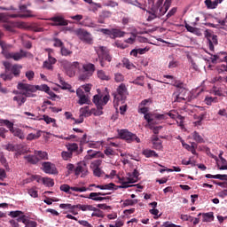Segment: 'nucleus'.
Masks as SVG:
<instances>
[{
	"label": "nucleus",
	"mask_w": 227,
	"mask_h": 227,
	"mask_svg": "<svg viewBox=\"0 0 227 227\" xmlns=\"http://www.w3.org/2000/svg\"><path fill=\"white\" fill-rule=\"evenodd\" d=\"M18 90H23L22 95H25L27 98H33L36 97L34 93H36V91H44L47 93L49 90H51V87L47 84L43 85H31L28 83H22L20 82L17 85Z\"/></svg>",
	"instance_id": "obj_1"
},
{
	"label": "nucleus",
	"mask_w": 227,
	"mask_h": 227,
	"mask_svg": "<svg viewBox=\"0 0 227 227\" xmlns=\"http://www.w3.org/2000/svg\"><path fill=\"white\" fill-rule=\"evenodd\" d=\"M2 64L4 67L5 73H2L0 74L1 79L3 81H12L14 77H19L20 75V70H22V67L19 64H14L13 66L10 61H2Z\"/></svg>",
	"instance_id": "obj_2"
},
{
	"label": "nucleus",
	"mask_w": 227,
	"mask_h": 227,
	"mask_svg": "<svg viewBox=\"0 0 227 227\" xmlns=\"http://www.w3.org/2000/svg\"><path fill=\"white\" fill-rule=\"evenodd\" d=\"M109 98H111L109 94H106L104 97H102V95L100 94H97L93 97L92 101L98 109L94 113V116H102V114H104V112L102 111V109H104V106H107V102H109Z\"/></svg>",
	"instance_id": "obj_3"
},
{
	"label": "nucleus",
	"mask_w": 227,
	"mask_h": 227,
	"mask_svg": "<svg viewBox=\"0 0 227 227\" xmlns=\"http://www.w3.org/2000/svg\"><path fill=\"white\" fill-rule=\"evenodd\" d=\"M138 178L139 171H137V169H135L132 174H127L126 177H119V182L121 184V185L119 186V189H127L129 187H132V185H129V184H136Z\"/></svg>",
	"instance_id": "obj_4"
},
{
	"label": "nucleus",
	"mask_w": 227,
	"mask_h": 227,
	"mask_svg": "<svg viewBox=\"0 0 227 227\" xmlns=\"http://www.w3.org/2000/svg\"><path fill=\"white\" fill-rule=\"evenodd\" d=\"M96 70L95 66L92 63L80 64V81H88L91 75H93Z\"/></svg>",
	"instance_id": "obj_5"
},
{
	"label": "nucleus",
	"mask_w": 227,
	"mask_h": 227,
	"mask_svg": "<svg viewBox=\"0 0 227 227\" xmlns=\"http://www.w3.org/2000/svg\"><path fill=\"white\" fill-rule=\"evenodd\" d=\"M129 95V92L127 91V86H125V83H121L120 86L117 88V90L115 93H113L114 96V104L118 106L120 102L121 104L125 103V100H127V96Z\"/></svg>",
	"instance_id": "obj_6"
},
{
	"label": "nucleus",
	"mask_w": 227,
	"mask_h": 227,
	"mask_svg": "<svg viewBox=\"0 0 227 227\" xmlns=\"http://www.w3.org/2000/svg\"><path fill=\"white\" fill-rule=\"evenodd\" d=\"M97 54L99 58V63L102 67H106V61L111 63L113 57L109 54V49L106 46H98L96 47Z\"/></svg>",
	"instance_id": "obj_7"
},
{
	"label": "nucleus",
	"mask_w": 227,
	"mask_h": 227,
	"mask_svg": "<svg viewBox=\"0 0 227 227\" xmlns=\"http://www.w3.org/2000/svg\"><path fill=\"white\" fill-rule=\"evenodd\" d=\"M0 125H4V127L8 128L10 132L16 137H19L20 139H25L26 136H24L22 129L19 128H13V122L10 121L9 120L0 119Z\"/></svg>",
	"instance_id": "obj_8"
},
{
	"label": "nucleus",
	"mask_w": 227,
	"mask_h": 227,
	"mask_svg": "<svg viewBox=\"0 0 227 227\" xmlns=\"http://www.w3.org/2000/svg\"><path fill=\"white\" fill-rule=\"evenodd\" d=\"M10 215L12 217H18L17 222L18 223H23L25 224V227H36L37 223L35 221H27V218L25 216L24 213L21 211H11Z\"/></svg>",
	"instance_id": "obj_9"
},
{
	"label": "nucleus",
	"mask_w": 227,
	"mask_h": 227,
	"mask_svg": "<svg viewBox=\"0 0 227 227\" xmlns=\"http://www.w3.org/2000/svg\"><path fill=\"white\" fill-rule=\"evenodd\" d=\"M2 54L4 56L5 59H13L14 61H20V59H24V58L29 56V52L24 50H20L19 52H8L4 50Z\"/></svg>",
	"instance_id": "obj_10"
},
{
	"label": "nucleus",
	"mask_w": 227,
	"mask_h": 227,
	"mask_svg": "<svg viewBox=\"0 0 227 227\" xmlns=\"http://www.w3.org/2000/svg\"><path fill=\"white\" fill-rule=\"evenodd\" d=\"M118 136L121 139L124 141H136L137 143H140L141 139L138 138L137 135L129 131L127 129H118Z\"/></svg>",
	"instance_id": "obj_11"
},
{
	"label": "nucleus",
	"mask_w": 227,
	"mask_h": 227,
	"mask_svg": "<svg viewBox=\"0 0 227 227\" xmlns=\"http://www.w3.org/2000/svg\"><path fill=\"white\" fill-rule=\"evenodd\" d=\"M74 34L84 43H88L89 45H91V43H93V37H91V34L85 29L78 28L74 31Z\"/></svg>",
	"instance_id": "obj_12"
},
{
	"label": "nucleus",
	"mask_w": 227,
	"mask_h": 227,
	"mask_svg": "<svg viewBox=\"0 0 227 227\" xmlns=\"http://www.w3.org/2000/svg\"><path fill=\"white\" fill-rule=\"evenodd\" d=\"M100 166H102V160H94L90 162V169L93 171L94 176H98V178H100L102 175H104V171L102 168H100Z\"/></svg>",
	"instance_id": "obj_13"
},
{
	"label": "nucleus",
	"mask_w": 227,
	"mask_h": 227,
	"mask_svg": "<svg viewBox=\"0 0 227 227\" xmlns=\"http://www.w3.org/2000/svg\"><path fill=\"white\" fill-rule=\"evenodd\" d=\"M205 37L207 40V45L209 47V51H211V52H214L215 51V45H217L218 42H217V35L211 34V32H209L208 29H207L204 33Z\"/></svg>",
	"instance_id": "obj_14"
},
{
	"label": "nucleus",
	"mask_w": 227,
	"mask_h": 227,
	"mask_svg": "<svg viewBox=\"0 0 227 227\" xmlns=\"http://www.w3.org/2000/svg\"><path fill=\"white\" fill-rule=\"evenodd\" d=\"M66 146L68 152H62L61 156L63 160H69V159H72V153L76 152V150L79 148V145H77L75 143H73L67 144Z\"/></svg>",
	"instance_id": "obj_15"
},
{
	"label": "nucleus",
	"mask_w": 227,
	"mask_h": 227,
	"mask_svg": "<svg viewBox=\"0 0 227 227\" xmlns=\"http://www.w3.org/2000/svg\"><path fill=\"white\" fill-rule=\"evenodd\" d=\"M88 173V166L85 162H80L77 164V167L74 169V175H76V176L81 175V177L84 178V176H87Z\"/></svg>",
	"instance_id": "obj_16"
},
{
	"label": "nucleus",
	"mask_w": 227,
	"mask_h": 227,
	"mask_svg": "<svg viewBox=\"0 0 227 227\" xmlns=\"http://www.w3.org/2000/svg\"><path fill=\"white\" fill-rule=\"evenodd\" d=\"M76 95L79 98V106H84V104L90 105V102H91L90 100V97L84 93V90H82V89H77Z\"/></svg>",
	"instance_id": "obj_17"
},
{
	"label": "nucleus",
	"mask_w": 227,
	"mask_h": 227,
	"mask_svg": "<svg viewBox=\"0 0 227 227\" xmlns=\"http://www.w3.org/2000/svg\"><path fill=\"white\" fill-rule=\"evenodd\" d=\"M51 26H68V20H65V17L62 15H55L50 18Z\"/></svg>",
	"instance_id": "obj_18"
},
{
	"label": "nucleus",
	"mask_w": 227,
	"mask_h": 227,
	"mask_svg": "<svg viewBox=\"0 0 227 227\" xmlns=\"http://www.w3.org/2000/svg\"><path fill=\"white\" fill-rule=\"evenodd\" d=\"M43 171L48 175H58V168H56V165L51 162L43 163Z\"/></svg>",
	"instance_id": "obj_19"
},
{
	"label": "nucleus",
	"mask_w": 227,
	"mask_h": 227,
	"mask_svg": "<svg viewBox=\"0 0 227 227\" xmlns=\"http://www.w3.org/2000/svg\"><path fill=\"white\" fill-rule=\"evenodd\" d=\"M80 74L81 72V63L74 61L71 64L69 69H67V74L69 77H74L75 75V72H77Z\"/></svg>",
	"instance_id": "obj_20"
},
{
	"label": "nucleus",
	"mask_w": 227,
	"mask_h": 227,
	"mask_svg": "<svg viewBox=\"0 0 227 227\" xmlns=\"http://www.w3.org/2000/svg\"><path fill=\"white\" fill-rule=\"evenodd\" d=\"M6 150H8V152H18L20 154L26 153V152H27L24 147L19 145H14L13 144H8L6 145Z\"/></svg>",
	"instance_id": "obj_21"
},
{
	"label": "nucleus",
	"mask_w": 227,
	"mask_h": 227,
	"mask_svg": "<svg viewBox=\"0 0 227 227\" xmlns=\"http://www.w3.org/2000/svg\"><path fill=\"white\" fill-rule=\"evenodd\" d=\"M149 15L147 17V20L151 22V20H155V19L159 18L160 13L159 12V9L156 7H152L151 11L148 12Z\"/></svg>",
	"instance_id": "obj_22"
},
{
	"label": "nucleus",
	"mask_w": 227,
	"mask_h": 227,
	"mask_svg": "<svg viewBox=\"0 0 227 227\" xmlns=\"http://www.w3.org/2000/svg\"><path fill=\"white\" fill-rule=\"evenodd\" d=\"M106 196V193L103 192H90L89 195V200H92L93 201H104L106 198L100 197Z\"/></svg>",
	"instance_id": "obj_23"
},
{
	"label": "nucleus",
	"mask_w": 227,
	"mask_h": 227,
	"mask_svg": "<svg viewBox=\"0 0 227 227\" xmlns=\"http://www.w3.org/2000/svg\"><path fill=\"white\" fill-rule=\"evenodd\" d=\"M10 19H27L29 17H34L33 11H27V13L25 14H10Z\"/></svg>",
	"instance_id": "obj_24"
},
{
	"label": "nucleus",
	"mask_w": 227,
	"mask_h": 227,
	"mask_svg": "<svg viewBox=\"0 0 227 227\" xmlns=\"http://www.w3.org/2000/svg\"><path fill=\"white\" fill-rule=\"evenodd\" d=\"M198 215H202L203 223H212L214 221V212H208V213H200Z\"/></svg>",
	"instance_id": "obj_25"
},
{
	"label": "nucleus",
	"mask_w": 227,
	"mask_h": 227,
	"mask_svg": "<svg viewBox=\"0 0 227 227\" xmlns=\"http://www.w3.org/2000/svg\"><path fill=\"white\" fill-rule=\"evenodd\" d=\"M97 75L100 81H111V76L106 73L104 70H98Z\"/></svg>",
	"instance_id": "obj_26"
},
{
	"label": "nucleus",
	"mask_w": 227,
	"mask_h": 227,
	"mask_svg": "<svg viewBox=\"0 0 227 227\" xmlns=\"http://www.w3.org/2000/svg\"><path fill=\"white\" fill-rule=\"evenodd\" d=\"M127 33L118 28L112 29V38H123Z\"/></svg>",
	"instance_id": "obj_27"
},
{
	"label": "nucleus",
	"mask_w": 227,
	"mask_h": 227,
	"mask_svg": "<svg viewBox=\"0 0 227 227\" xmlns=\"http://www.w3.org/2000/svg\"><path fill=\"white\" fill-rule=\"evenodd\" d=\"M76 208H79V210H82V212H93L95 210V207L92 205H76Z\"/></svg>",
	"instance_id": "obj_28"
},
{
	"label": "nucleus",
	"mask_w": 227,
	"mask_h": 227,
	"mask_svg": "<svg viewBox=\"0 0 227 227\" xmlns=\"http://www.w3.org/2000/svg\"><path fill=\"white\" fill-rule=\"evenodd\" d=\"M80 118H88L93 112L90 111V106H84L80 109Z\"/></svg>",
	"instance_id": "obj_29"
},
{
	"label": "nucleus",
	"mask_w": 227,
	"mask_h": 227,
	"mask_svg": "<svg viewBox=\"0 0 227 227\" xmlns=\"http://www.w3.org/2000/svg\"><path fill=\"white\" fill-rule=\"evenodd\" d=\"M12 100L14 101V102H17V104H18V107H21V106L23 105V104H26V100H27V98H26V96L24 97V96H15L13 98H12Z\"/></svg>",
	"instance_id": "obj_30"
},
{
	"label": "nucleus",
	"mask_w": 227,
	"mask_h": 227,
	"mask_svg": "<svg viewBox=\"0 0 227 227\" xmlns=\"http://www.w3.org/2000/svg\"><path fill=\"white\" fill-rule=\"evenodd\" d=\"M183 148H185V150H188V152H191L193 155H196V147L194 146V145L191 144H186V143H183Z\"/></svg>",
	"instance_id": "obj_31"
},
{
	"label": "nucleus",
	"mask_w": 227,
	"mask_h": 227,
	"mask_svg": "<svg viewBox=\"0 0 227 227\" xmlns=\"http://www.w3.org/2000/svg\"><path fill=\"white\" fill-rule=\"evenodd\" d=\"M24 159H26L27 162H30V164H36L40 160V159L37 158L36 154L25 156Z\"/></svg>",
	"instance_id": "obj_32"
},
{
	"label": "nucleus",
	"mask_w": 227,
	"mask_h": 227,
	"mask_svg": "<svg viewBox=\"0 0 227 227\" xmlns=\"http://www.w3.org/2000/svg\"><path fill=\"white\" fill-rule=\"evenodd\" d=\"M174 102H182L185 100V96L184 94H178V92H174L172 95Z\"/></svg>",
	"instance_id": "obj_33"
},
{
	"label": "nucleus",
	"mask_w": 227,
	"mask_h": 227,
	"mask_svg": "<svg viewBox=\"0 0 227 227\" xmlns=\"http://www.w3.org/2000/svg\"><path fill=\"white\" fill-rule=\"evenodd\" d=\"M42 182L46 187H54V180L51 177H43Z\"/></svg>",
	"instance_id": "obj_34"
},
{
	"label": "nucleus",
	"mask_w": 227,
	"mask_h": 227,
	"mask_svg": "<svg viewBox=\"0 0 227 227\" xmlns=\"http://www.w3.org/2000/svg\"><path fill=\"white\" fill-rule=\"evenodd\" d=\"M42 136V130H38L35 134L30 133L27 137V141H33V139H38Z\"/></svg>",
	"instance_id": "obj_35"
},
{
	"label": "nucleus",
	"mask_w": 227,
	"mask_h": 227,
	"mask_svg": "<svg viewBox=\"0 0 227 227\" xmlns=\"http://www.w3.org/2000/svg\"><path fill=\"white\" fill-rule=\"evenodd\" d=\"M217 166H218V169L221 170H224L227 169V161L224 158H221V160H219L217 161Z\"/></svg>",
	"instance_id": "obj_36"
},
{
	"label": "nucleus",
	"mask_w": 227,
	"mask_h": 227,
	"mask_svg": "<svg viewBox=\"0 0 227 227\" xmlns=\"http://www.w3.org/2000/svg\"><path fill=\"white\" fill-rule=\"evenodd\" d=\"M205 4L209 10H215L217 8V2L215 0L214 2L212 0H206Z\"/></svg>",
	"instance_id": "obj_37"
},
{
	"label": "nucleus",
	"mask_w": 227,
	"mask_h": 227,
	"mask_svg": "<svg viewBox=\"0 0 227 227\" xmlns=\"http://www.w3.org/2000/svg\"><path fill=\"white\" fill-rule=\"evenodd\" d=\"M143 155H145V157H147V158L157 157V153H155V151H152L150 149H145L143 151Z\"/></svg>",
	"instance_id": "obj_38"
},
{
	"label": "nucleus",
	"mask_w": 227,
	"mask_h": 227,
	"mask_svg": "<svg viewBox=\"0 0 227 227\" xmlns=\"http://www.w3.org/2000/svg\"><path fill=\"white\" fill-rule=\"evenodd\" d=\"M133 84L137 86H145V76H137L134 81Z\"/></svg>",
	"instance_id": "obj_39"
},
{
	"label": "nucleus",
	"mask_w": 227,
	"mask_h": 227,
	"mask_svg": "<svg viewBox=\"0 0 227 227\" xmlns=\"http://www.w3.org/2000/svg\"><path fill=\"white\" fill-rule=\"evenodd\" d=\"M61 67H64V69L66 70V74L68 72L70 67L72 66V62L64 59L60 61Z\"/></svg>",
	"instance_id": "obj_40"
},
{
	"label": "nucleus",
	"mask_w": 227,
	"mask_h": 227,
	"mask_svg": "<svg viewBox=\"0 0 227 227\" xmlns=\"http://www.w3.org/2000/svg\"><path fill=\"white\" fill-rule=\"evenodd\" d=\"M145 120H146L148 125H155V120L152 118V114H145L144 116Z\"/></svg>",
	"instance_id": "obj_41"
},
{
	"label": "nucleus",
	"mask_w": 227,
	"mask_h": 227,
	"mask_svg": "<svg viewBox=\"0 0 227 227\" xmlns=\"http://www.w3.org/2000/svg\"><path fill=\"white\" fill-rule=\"evenodd\" d=\"M184 27L185 29H187V31H189V33H192L193 35H198V28L189 25L188 23L184 24Z\"/></svg>",
	"instance_id": "obj_42"
},
{
	"label": "nucleus",
	"mask_w": 227,
	"mask_h": 227,
	"mask_svg": "<svg viewBox=\"0 0 227 227\" xmlns=\"http://www.w3.org/2000/svg\"><path fill=\"white\" fill-rule=\"evenodd\" d=\"M40 120H43V121H45L47 125H49L50 123H56V119H53L46 114L43 115V118H41Z\"/></svg>",
	"instance_id": "obj_43"
},
{
	"label": "nucleus",
	"mask_w": 227,
	"mask_h": 227,
	"mask_svg": "<svg viewBox=\"0 0 227 227\" xmlns=\"http://www.w3.org/2000/svg\"><path fill=\"white\" fill-rule=\"evenodd\" d=\"M122 63L123 67H125V68H128V70H132V68H134V64L130 63L128 59H123Z\"/></svg>",
	"instance_id": "obj_44"
},
{
	"label": "nucleus",
	"mask_w": 227,
	"mask_h": 227,
	"mask_svg": "<svg viewBox=\"0 0 227 227\" xmlns=\"http://www.w3.org/2000/svg\"><path fill=\"white\" fill-rule=\"evenodd\" d=\"M205 102L207 104V106H212V104H216L217 102V98H213V97H207L205 98Z\"/></svg>",
	"instance_id": "obj_45"
},
{
	"label": "nucleus",
	"mask_w": 227,
	"mask_h": 227,
	"mask_svg": "<svg viewBox=\"0 0 227 227\" xmlns=\"http://www.w3.org/2000/svg\"><path fill=\"white\" fill-rule=\"evenodd\" d=\"M91 217H104V214L100 209L95 207V210H92Z\"/></svg>",
	"instance_id": "obj_46"
},
{
	"label": "nucleus",
	"mask_w": 227,
	"mask_h": 227,
	"mask_svg": "<svg viewBox=\"0 0 227 227\" xmlns=\"http://www.w3.org/2000/svg\"><path fill=\"white\" fill-rule=\"evenodd\" d=\"M27 6H31V2H28L26 4H20L19 8L20 12L27 13V12H31V10H27Z\"/></svg>",
	"instance_id": "obj_47"
},
{
	"label": "nucleus",
	"mask_w": 227,
	"mask_h": 227,
	"mask_svg": "<svg viewBox=\"0 0 227 227\" xmlns=\"http://www.w3.org/2000/svg\"><path fill=\"white\" fill-rule=\"evenodd\" d=\"M192 137L194 141H196V143H203V137H201V136H200V133H198L197 131L193 132Z\"/></svg>",
	"instance_id": "obj_48"
},
{
	"label": "nucleus",
	"mask_w": 227,
	"mask_h": 227,
	"mask_svg": "<svg viewBox=\"0 0 227 227\" xmlns=\"http://www.w3.org/2000/svg\"><path fill=\"white\" fill-rule=\"evenodd\" d=\"M60 191H62L63 192H67V194H72L71 187L68 184L60 185Z\"/></svg>",
	"instance_id": "obj_49"
},
{
	"label": "nucleus",
	"mask_w": 227,
	"mask_h": 227,
	"mask_svg": "<svg viewBox=\"0 0 227 227\" xmlns=\"http://www.w3.org/2000/svg\"><path fill=\"white\" fill-rule=\"evenodd\" d=\"M112 15H113V12L109 11H102L101 13L99 14L101 19H105V20L109 19Z\"/></svg>",
	"instance_id": "obj_50"
},
{
	"label": "nucleus",
	"mask_w": 227,
	"mask_h": 227,
	"mask_svg": "<svg viewBox=\"0 0 227 227\" xmlns=\"http://www.w3.org/2000/svg\"><path fill=\"white\" fill-rule=\"evenodd\" d=\"M99 33H103V35H106L112 38L113 35V29H108V28H99L98 29Z\"/></svg>",
	"instance_id": "obj_51"
},
{
	"label": "nucleus",
	"mask_w": 227,
	"mask_h": 227,
	"mask_svg": "<svg viewBox=\"0 0 227 227\" xmlns=\"http://www.w3.org/2000/svg\"><path fill=\"white\" fill-rule=\"evenodd\" d=\"M35 155L37 156V158H39V160H45L47 159V153L45 152H42V151H37L35 152Z\"/></svg>",
	"instance_id": "obj_52"
},
{
	"label": "nucleus",
	"mask_w": 227,
	"mask_h": 227,
	"mask_svg": "<svg viewBox=\"0 0 227 227\" xmlns=\"http://www.w3.org/2000/svg\"><path fill=\"white\" fill-rule=\"evenodd\" d=\"M60 53L62 56H71L72 51L67 49L65 46H62L60 49Z\"/></svg>",
	"instance_id": "obj_53"
},
{
	"label": "nucleus",
	"mask_w": 227,
	"mask_h": 227,
	"mask_svg": "<svg viewBox=\"0 0 227 227\" xmlns=\"http://www.w3.org/2000/svg\"><path fill=\"white\" fill-rule=\"evenodd\" d=\"M59 208H62L63 210H74L75 206H72V204H60Z\"/></svg>",
	"instance_id": "obj_54"
},
{
	"label": "nucleus",
	"mask_w": 227,
	"mask_h": 227,
	"mask_svg": "<svg viewBox=\"0 0 227 227\" xmlns=\"http://www.w3.org/2000/svg\"><path fill=\"white\" fill-rule=\"evenodd\" d=\"M28 194L31 198H38V191H36V188L28 189Z\"/></svg>",
	"instance_id": "obj_55"
},
{
	"label": "nucleus",
	"mask_w": 227,
	"mask_h": 227,
	"mask_svg": "<svg viewBox=\"0 0 227 227\" xmlns=\"http://www.w3.org/2000/svg\"><path fill=\"white\" fill-rule=\"evenodd\" d=\"M172 86H174L175 88H176V90L184 87V82L178 81V80H174L171 82Z\"/></svg>",
	"instance_id": "obj_56"
},
{
	"label": "nucleus",
	"mask_w": 227,
	"mask_h": 227,
	"mask_svg": "<svg viewBox=\"0 0 227 227\" xmlns=\"http://www.w3.org/2000/svg\"><path fill=\"white\" fill-rule=\"evenodd\" d=\"M154 120H159L160 121H161L162 120H168V114H154Z\"/></svg>",
	"instance_id": "obj_57"
},
{
	"label": "nucleus",
	"mask_w": 227,
	"mask_h": 227,
	"mask_svg": "<svg viewBox=\"0 0 227 227\" xmlns=\"http://www.w3.org/2000/svg\"><path fill=\"white\" fill-rule=\"evenodd\" d=\"M69 19H72V20H75V22H81V20L84 19V16H82V14H76L74 16H69Z\"/></svg>",
	"instance_id": "obj_58"
},
{
	"label": "nucleus",
	"mask_w": 227,
	"mask_h": 227,
	"mask_svg": "<svg viewBox=\"0 0 227 227\" xmlns=\"http://www.w3.org/2000/svg\"><path fill=\"white\" fill-rule=\"evenodd\" d=\"M123 79H124V76H123V74H121V73H116L114 74V81L116 82H121L123 81Z\"/></svg>",
	"instance_id": "obj_59"
},
{
	"label": "nucleus",
	"mask_w": 227,
	"mask_h": 227,
	"mask_svg": "<svg viewBox=\"0 0 227 227\" xmlns=\"http://www.w3.org/2000/svg\"><path fill=\"white\" fill-rule=\"evenodd\" d=\"M53 42H54V43H53L54 47H60V48H62L63 45H64L63 44V41L59 39V38H54Z\"/></svg>",
	"instance_id": "obj_60"
},
{
	"label": "nucleus",
	"mask_w": 227,
	"mask_h": 227,
	"mask_svg": "<svg viewBox=\"0 0 227 227\" xmlns=\"http://www.w3.org/2000/svg\"><path fill=\"white\" fill-rule=\"evenodd\" d=\"M174 93H178V95H184L187 93V90L185 87H180L179 89H176V91Z\"/></svg>",
	"instance_id": "obj_61"
},
{
	"label": "nucleus",
	"mask_w": 227,
	"mask_h": 227,
	"mask_svg": "<svg viewBox=\"0 0 227 227\" xmlns=\"http://www.w3.org/2000/svg\"><path fill=\"white\" fill-rule=\"evenodd\" d=\"M156 10H158V13H160L159 18H160V17H162V15H164L166 13V12H168V6L160 7V9L156 8Z\"/></svg>",
	"instance_id": "obj_62"
},
{
	"label": "nucleus",
	"mask_w": 227,
	"mask_h": 227,
	"mask_svg": "<svg viewBox=\"0 0 227 227\" xmlns=\"http://www.w3.org/2000/svg\"><path fill=\"white\" fill-rule=\"evenodd\" d=\"M176 67H178V61L176 59H173L168 63V68H176Z\"/></svg>",
	"instance_id": "obj_63"
},
{
	"label": "nucleus",
	"mask_w": 227,
	"mask_h": 227,
	"mask_svg": "<svg viewBox=\"0 0 227 227\" xmlns=\"http://www.w3.org/2000/svg\"><path fill=\"white\" fill-rule=\"evenodd\" d=\"M123 226V222L121 220H117L114 224H109L108 227H121Z\"/></svg>",
	"instance_id": "obj_64"
}]
</instances>
